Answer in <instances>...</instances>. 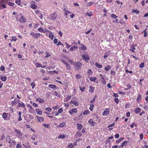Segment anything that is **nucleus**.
Wrapping results in <instances>:
<instances>
[{"label": "nucleus", "mask_w": 148, "mask_h": 148, "mask_svg": "<svg viewBox=\"0 0 148 148\" xmlns=\"http://www.w3.org/2000/svg\"><path fill=\"white\" fill-rule=\"evenodd\" d=\"M74 68L77 70H78L82 66V64L79 62H77L74 63Z\"/></svg>", "instance_id": "obj_1"}, {"label": "nucleus", "mask_w": 148, "mask_h": 148, "mask_svg": "<svg viewBox=\"0 0 148 148\" xmlns=\"http://www.w3.org/2000/svg\"><path fill=\"white\" fill-rule=\"evenodd\" d=\"M57 14L56 13H53L51 14L49 16V19L53 21L57 18Z\"/></svg>", "instance_id": "obj_2"}, {"label": "nucleus", "mask_w": 148, "mask_h": 148, "mask_svg": "<svg viewBox=\"0 0 148 148\" xmlns=\"http://www.w3.org/2000/svg\"><path fill=\"white\" fill-rule=\"evenodd\" d=\"M18 105L17 106V108L23 107L25 110V106L24 103L23 102H20V101L18 103Z\"/></svg>", "instance_id": "obj_3"}, {"label": "nucleus", "mask_w": 148, "mask_h": 148, "mask_svg": "<svg viewBox=\"0 0 148 148\" xmlns=\"http://www.w3.org/2000/svg\"><path fill=\"white\" fill-rule=\"evenodd\" d=\"M136 45L135 44L131 45L130 46V50L133 52H134L135 51V50L136 49L135 47H136Z\"/></svg>", "instance_id": "obj_4"}, {"label": "nucleus", "mask_w": 148, "mask_h": 148, "mask_svg": "<svg viewBox=\"0 0 148 148\" xmlns=\"http://www.w3.org/2000/svg\"><path fill=\"white\" fill-rule=\"evenodd\" d=\"M15 130L16 133L17 134L18 137L20 138L22 136V133L21 132V131L16 129H15Z\"/></svg>", "instance_id": "obj_5"}, {"label": "nucleus", "mask_w": 148, "mask_h": 148, "mask_svg": "<svg viewBox=\"0 0 148 148\" xmlns=\"http://www.w3.org/2000/svg\"><path fill=\"white\" fill-rule=\"evenodd\" d=\"M77 109L76 108H74L69 110V112L70 114H72L77 112Z\"/></svg>", "instance_id": "obj_6"}, {"label": "nucleus", "mask_w": 148, "mask_h": 148, "mask_svg": "<svg viewBox=\"0 0 148 148\" xmlns=\"http://www.w3.org/2000/svg\"><path fill=\"white\" fill-rule=\"evenodd\" d=\"M8 113L4 112L2 114V117L3 119H4L5 120H7V118L8 117Z\"/></svg>", "instance_id": "obj_7"}, {"label": "nucleus", "mask_w": 148, "mask_h": 148, "mask_svg": "<svg viewBox=\"0 0 148 148\" xmlns=\"http://www.w3.org/2000/svg\"><path fill=\"white\" fill-rule=\"evenodd\" d=\"M36 101H38L40 103H43L45 101L44 99H41L39 97L36 98Z\"/></svg>", "instance_id": "obj_8"}, {"label": "nucleus", "mask_w": 148, "mask_h": 148, "mask_svg": "<svg viewBox=\"0 0 148 148\" xmlns=\"http://www.w3.org/2000/svg\"><path fill=\"white\" fill-rule=\"evenodd\" d=\"M109 111L108 108H106V110L103 112L102 115H105L108 114H109Z\"/></svg>", "instance_id": "obj_9"}, {"label": "nucleus", "mask_w": 148, "mask_h": 148, "mask_svg": "<svg viewBox=\"0 0 148 148\" xmlns=\"http://www.w3.org/2000/svg\"><path fill=\"white\" fill-rule=\"evenodd\" d=\"M6 8V6L5 4L2 2H0V9L2 8Z\"/></svg>", "instance_id": "obj_10"}, {"label": "nucleus", "mask_w": 148, "mask_h": 148, "mask_svg": "<svg viewBox=\"0 0 148 148\" xmlns=\"http://www.w3.org/2000/svg\"><path fill=\"white\" fill-rule=\"evenodd\" d=\"M36 66L37 67H41L42 68H45L46 67V66H42V64L38 63H36Z\"/></svg>", "instance_id": "obj_11"}, {"label": "nucleus", "mask_w": 148, "mask_h": 148, "mask_svg": "<svg viewBox=\"0 0 148 148\" xmlns=\"http://www.w3.org/2000/svg\"><path fill=\"white\" fill-rule=\"evenodd\" d=\"M63 11L64 12V14L65 16H66L68 13H70L71 12L67 10H66L65 8H64Z\"/></svg>", "instance_id": "obj_12"}, {"label": "nucleus", "mask_w": 148, "mask_h": 148, "mask_svg": "<svg viewBox=\"0 0 148 148\" xmlns=\"http://www.w3.org/2000/svg\"><path fill=\"white\" fill-rule=\"evenodd\" d=\"M40 35V34L39 33L34 34H33V36L34 38H37Z\"/></svg>", "instance_id": "obj_13"}, {"label": "nucleus", "mask_w": 148, "mask_h": 148, "mask_svg": "<svg viewBox=\"0 0 148 148\" xmlns=\"http://www.w3.org/2000/svg\"><path fill=\"white\" fill-rule=\"evenodd\" d=\"M82 58L85 60L86 61V60H89V58L88 56L86 55H82Z\"/></svg>", "instance_id": "obj_14"}, {"label": "nucleus", "mask_w": 148, "mask_h": 148, "mask_svg": "<svg viewBox=\"0 0 148 148\" xmlns=\"http://www.w3.org/2000/svg\"><path fill=\"white\" fill-rule=\"evenodd\" d=\"M70 103H72L75 106H77L78 105V102L75 100H73L70 101Z\"/></svg>", "instance_id": "obj_15"}, {"label": "nucleus", "mask_w": 148, "mask_h": 148, "mask_svg": "<svg viewBox=\"0 0 148 148\" xmlns=\"http://www.w3.org/2000/svg\"><path fill=\"white\" fill-rule=\"evenodd\" d=\"M36 113L39 115H40L42 114V111L40 110L36 109Z\"/></svg>", "instance_id": "obj_16"}, {"label": "nucleus", "mask_w": 148, "mask_h": 148, "mask_svg": "<svg viewBox=\"0 0 148 148\" xmlns=\"http://www.w3.org/2000/svg\"><path fill=\"white\" fill-rule=\"evenodd\" d=\"M77 129L78 130H81L82 128V125L81 124H77Z\"/></svg>", "instance_id": "obj_17"}, {"label": "nucleus", "mask_w": 148, "mask_h": 148, "mask_svg": "<svg viewBox=\"0 0 148 148\" xmlns=\"http://www.w3.org/2000/svg\"><path fill=\"white\" fill-rule=\"evenodd\" d=\"M141 98V96L140 94H139L138 95V97H137L136 99L137 101L139 102L140 101Z\"/></svg>", "instance_id": "obj_18"}, {"label": "nucleus", "mask_w": 148, "mask_h": 148, "mask_svg": "<svg viewBox=\"0 0 148 148\" xmlns=\"http://www.w3.org/2000/svg\"><path fill=\"white\" fill-rule=\"evenodd\" d=\"M37 119L38 121L39 122H42L44 120V119L43 118L40 117H37Z\"/></svg>", "instance_id": "obj_19"}, {"label": "nucleus", "mask_w": 148, "mask_h": 148, "mask_svg": "<svg viewBox=\"0 0 148 148\" xmlns=\"http://www.w3.org/2000/svg\"><path fill=\"white\" fill-rule=\"evenodd\" d=\"M124 139L123 137H122L118 140H116V143L117 144L121 142Z\"/></svg>", "instance_id": "obj_20"}, {"label": "nucleus", "mask_w": 148, "mask_h": 148, "mask_svg": "<svg viewBox=\"0 0 148 148\" xmlns=\"http://www.w3.org/2000/svg\"><path fill=\"white\" fill-rule=\"evenodd\" d=\"M126 86L127 87V88H125L124 89L125 90H128L130 89L132 87L131 85L130 84H128Z\"/></svg>", "instance_id": "obj_21"}, {"label": "nucleus", "mask_w": 148, "mask_h": 148, "mask_svg": "<svg viewBox=\"0 0 148 148\" xmlns=\"http://www.w3.org/2000/svg\"><path fill=\"white\" fill-rule=\"evenodd\" d=\"M20 21L21 22H23L25 21V18L23 16H21L20 19Z\"/></svg>", "instance_id": "obj_22"}, {"label": "nucleus", "mask_w": 148, "mask_h": 148, "mask_svg": "<svg viewBox=\"0 0 148 148\" xmlns=\"http://www.w3.org/2000/svg\"><path fill=\"white\" fill-rule=\"evenodd\" d=\"M48 86L52 89H54L56 87V85L53 84H49Z\"/></svg>", "instance_id": "obj_23"}, {"label": "nucleus", "mask_w": 148, "mask_h": 148, "mask_svg": "<svg viewBox=\"0 0 148 148\" xmlns=\"http://www.w3.org/2000/svg\"><path fill=\"white\" fill-rule=\"evenodd\" d=\"M49 32L50 33L49 34V38L51 39H53V35L51 32L49 31Z\"/></svg>", "instance_id": "obj_24"}, {"label": "nucleus", "mask_w": 148, "mask_h": 148, "mask_svg": "<svg viewBox=\"0 0 148 148\" xmlns=\"http://www.w3.org/2000/svg\"><path fill=\"white\" fill-rule=\"evenodd\" d=\"M141 109L139 108H136L135 109V112L136 113H138L140 112Z\"/></svg>", "instance_id": "obj_25"}, {"label": "nucleus", "mask_w": 148, "mask_h": 148, "mask_svg": "<svg viewBox=\"0 0 148 148\" xmlns=\"http://www.w3.org/2000/svg\"><path fill=\"white\" fill-rule=\"evenodd\" d=\"M81 45H82V46L79 47V49H81L83 50H85L86 49V47L84 45L82 44Z\"/></svg>", "instance_id": "obj_26"}, {"label": "nucleus", "mask_w": 148, "mask_h": 148, "mask_svg": "<svg viewBox=\"0 0 148 148\" xmlns=\"http://www.w3.org/2000/svg\"><path fill=\"white\" fill-rule=\"evenodd\" d=\"M65 125L66 123L64 122H63L62 123H60L59 125V127H63L65 126Z\"/></svg>", "instance_id": "obj_27"}, {"label": "nucleus", "mask_w": 148, "mask_h": 148, "mask_svg": "<svg viewBox=\"0 0 148 148\" xmlns=\"http://www.w3.org/2000/svg\"><path fill=\"white\" fill-rule=\"evenodd\" d=\"M111 68V66L110 65H108V66H106L105 68V71H107L109 70Z\"/></svg>", "instance_id": "obj_28"}, {"label": "nucleus", "mask_w": 148, "mask_h": 148, "mask_svg": "<svg viewBox=\"0 0 148 148\" xmlns=\"http://www.w3.org/2000/svg\"><path fill=\"white\" fill-rule=\"evenodd\" d=\"M95 65L98 68H101L102 67V65L97 62H96L95 63Z\"/></svg>", "instance_id": "obj_29"}, {"label": "nucleus", "mask_w": 148, "mask_h": 148, "mask_svg": "<svg viewBox=\"0 0 148 148\" xmlns=\"http://www.w3.org/2000/svg\"><path fill=\"white\" fill-rule=\"evenodd\" d=\"M6 142L8 143H9L10 140L12 139L9 136H7L6 137Z\"/></svg>", "instance_id": "obj_30"}, {"label": "nucleus", "mask_w": 148, "mask_h": 148, "mask_svg": "<svg viewBox=\"0 0 148 148\" xmlns=\"http://www.w3.org/2000/svg\"><path fill=\"white\" fill-rule=\"evenodd\" d=\"M89 91L90 92H93L94 91V87H92L91 86H90L89 87Z\"/></svg>", "instance_id": "obj_31"}, {"label": "nucleus", "mask_w": 148, "mask_h": 148, "mask_svg": "<svg viewBox=\"0 0 148 148\" xmlns=\"http://www.w3.org/2000/svg\"><path fill=\"white\" fill-rule=\"evenodd\" d=\"M85 15L86 16H88L89 17L91 16L92 15V12H87L85 14Z\"/></svg>", "instance_id": "obj_32"}, {"label": "nucleus", "mask_w": 148, "mask_h": 148, "mask_svg": "<svg viewBox=\"0 0 148 148\" xmlns=\"http://www.w3.org/2000/svg\"><path fill=\"white\" fill-rule=\"evenodd\" d=\"M95 3L94 2H90L89 3H88L87 4V5L88 6H90L92 5H93Z\"/></svg>", "instance_id": "obj_33"}, {"label": "nucleus", "mask_w": 148, "mask_h": 148, "mask_svg": "<svg viewBox=\"0 0 148 148\" xmlns=\"http://www.w3.org/2000/svg\"><path fill=\"white\" fill-rule=\"evenodd\" d=\"M15 2L18 5H20L21 3L20 0H16L15 1Z\"/></svg>", "instance_id": "obj_34"}, {"label": "nucleus", "mask_w": 148, "mask_h": 148, "mask_svg": "<svg viewBox=\"0 0 148 148\" xmlns=\"http://www.w3.org/2000/svg\"><path fill=\"white\" fill-rule=\"evenodd\" d=\"M1 80L3 81H5L7 79L6 77L5 76H1Z\"/></svg>", "instance_id": "obj_35"}, {"label": "nucleus", "mask_w": 148, "mask_h": 148, "mask_svg": "<svg viewBox=\"0 0 148 148\" xmlns=\"http://www.w3.org/2000/svg\"><path fill=\"white\" fill-rule=\"evenodd\" d=\"M66 67L67 69L68 70H70L71 69V68L70 65L68 63L66 65Z\"/></svg>", "instance_id": "obj_36"}, {"label": "nucleus", "mask_w": 148, "mask_h": 148, "mask_svg": "<svg viewBox=\"0 0 148 148\" xmlns=\"http://www.w3.org/2000/svg\"><path fill=\"white\" fill-rule=\"evenodd\" d=\"M127 141H125L122 143L121 144V146L124 147V146H126L127 145Z\"/></svg>", "instance_id": "obj_37"}, {"label": "nucleus", "mask_w": 148, "mask_h": 148, "mask_svg": "<svg viewBox=\"0 0 148 148\" xmlns=\"http://www.w3.org/2000/svg\"><path fill=\"white\" fill-rule=\"evenodd\" d=\"M68 147L69 148H73L74 145L72 143L68 145Z\"/></svg>", "instance_id": "obj_38"}, {"label": "nucleus", "mask_w": 148, "mask_h": 148, "mask_svg": "<svg viewBox=\"0 0 148 148\" xmlns=\"http://www.w3.org/2000/svg\"><path fill=\"white\" fill-rule=\"evenodd\" d=\"M17 40V38L15 36H13L12 37V39L10 41L12 42L13 41H16Z\"/></svg>", "instance_id": "obj_39"}, {"label": "nucleus", "mask_w": 148, "mask_h": 148, "mask_svg": "<svg viewBox=\"0 0 148 148\" xmlns=\"http://www.w3.org/2000/svg\"><path fill=\"white\" fill-rule=\"evenodd\" d=\"M111 16L112 18L114 19H115L117 18V16L114 14H111Z\"/></svg>", "instance_id": "obj_40"}, {"label": "nucleus", "mask_w": 148, "mask_h": 148, "mask_svg": "<svg viewBox=\"0 0 148 148\" xmlns=\"http://www.w3.org/2000/svg\"><path fill=\"white\" fill-rule=\"evenodd\" d=\"M11 104H12V106H16V105H17V103L16 102L14 101H12Z\"/></svg>", "instance_id": "obj_41"}, {"label": "nucleus", "mask_w": 148, "mask_h": 148, "mask_svg": "<svg viewBox=\"0 0 148 148\" xmlns=\"http://www.w3.org/2000/svg\"><path fill=\"white\" fill-rule=\"evenodd\" d=\"M91 119H90L88 121V122L92 126H94L95 125V123L93 121H91Z\"/></svg>", "instance_id": "obj_42"}, {"label": "nucleus", "mask_w": 148, "mask_h": 148, "mask_svg": "<svg viewBox=\"0 0 148 148\" xmlns=\"http://www.w3.org/2000/svg\"><path fill=\"white\" fill-rule=\"evenodd\" d=\"M96 79V77H92L90 78V80L91 81H95Z\"/></svg>", "instance_id": "obj_43"}, {"label": "nucleus", "mask_w": 148, "mask_h": 148, "mask_svg": "<svg viewBox=\"0 0 148 148\" xmlns=\"http://www.w3.org/2000/svg\"><path fill=\"white\" fill-rule=\"evenodd\" d=\"M89 111L88 110H85L83 113V114L84 115H87L89 114Z\"/></svg>", "instance_id": "obj_44"}, {"label": "nucleus", "mask_w": 148, "mask_h": 148, "mask_svg": "<svg viewBox=\"0 0 148 148\" xmlns=\"http://www.w3.org/2000/svg\"><path fill=\"white\" fill-rule=\"evenodd\" d=\"M31 7L34 9H36L37 8V6L35 4H32L31 5Z\"/></svg>", "instance_id": "obj_45"}, {"label": "nucleus", "mask_w": 148, "mask_h": 148, "mask_svg": "<svg viewBox=\"0 0 148 148\" xmlns=\"http://www.w3.org/2000/svg\"><path fill=\"white\" fill-rule=\"evenodd\" d=\"M53 92H54V94H53L54 95L56 96H57L58 97H60V95H58V93L56 91H55Z\"/></svg>", "instance_id": "obj_46"}, {"label": "nucleus", "mask_w": 148, "mask_h": 148, "mask_svg": "<svg viewBox=\"0 0 148 148\" xmlns=\"http://www.w3.org/2000/svg\"><path fill=\"white\" fill-rule=\"evenodd\" d=\"M65 137V136L64 135H60L58 137V138H64Z\"/></svg>", "instance_id": "obj_47"}, {"label": "nucleus", "mask_w": 148, "mask_h": 148, "mask_svg": "<svg viewBox=\"0 0 148 148\" xmlns=\"http://www.w3.org/2000/svg\"><path fill=\"white\" fill-rule=\"evenodd\" d=\"M76 134L79 136V137H80L82 135V134L80 132V131H79V132H78L77 134Z\"/></svg>", "instance_id": "obj_48"}, {"label": "nucleus", "mask_w": 148, "mask_h": 148, "mask_svg": "<svg viewBox=\"0 0 148 148\" xmlns=\"http://www.w3.org/2000/svg\"><path fill=\"white\" fill-rule=\"evenodd\" d=\"M92 74V72L91 70H88V71L87 74L88 75H91Z\"/></svg>", "instance_id": "obj_49"}, {"label": "nucleus", "mask_w": 148, "mask_h": 148, "mask_svg": "<svg viewBox=\"0 0 148 148\" xmlns=\"http://www.w3.org/2000/svg\"><path fill=\"white\" fill-rule=\"evenodd\" d=\"M77 48V47L76 46H73L71 47L70 50L71 51H73L74 49H76Z\"/></svg>", "instance_id": "obj_50"}, {"label": "nucleus", "mask_w": 148, "mask_h": 148, "mask_svg": "<svg viewBox=\"0 0 148 148\" xmlns=\"http://www.w3.org/2000/svg\"><path fill=\"white\" fill-rule=\"evenodd\" d=\"M5 68L4 66H1L0 69L1 71H3L5 70Z\"/></svg>", "instance_id": "obj_51"}, {"label": "nucleus", "mask_w": 148, "mask_h": 148, "mask_svg": "<svg viewBox=\"0 0 148 148\" xmlns=\"http://www.w3.org/2000/svg\"><path fill=\"white\" fill-rule=\"evenodd\" d=\"M80 90H81L82 92H83L84 91V90L85 89V87H83L82 88L81 87H79Z\"/></svg>", "instance_id": "obj_52"}, {"label": "nucleus", "mask_w": 148, "mask_h": 148, "mask_svg": "<svg viewBox=\"0 0 148 148\" xmlns=\"http://www.w3.org/2000/svg\"><path fill=\"white\" fill-rule=\"evenodd\" d=\"M63 111V108H60L58 110V112L59 113H61Z\"/></svg>", "instance_id": "obj_53"}, {"label": "nucleus", "mask_w": 148, "mask_h": 148, "mask_svg": "<svg viewBox=\"0 0 148 148\" xmlns=\"http://www.w3.org/2000/svg\"><path fill=\"white\" fill-rule=\"evenodd\" d=\"M9 143H13V144H16V142L14 140H13L12 139H11L10 141V142H9Z\"/></svg>", "instance_id": "obj_54"}, {"label": "nucleus", "mask_w": 148, "mask_h": 148, "mask_svg": "<svg viewBox=\"0 0 148 148\" xmlns=\"http://www.w3.org/2000/svg\"><path fill=\"white\" fill-rule=\"evenodd\" d=\"M45 110H47L48 111L50 112L52 110V109L49 108H47L45 109Z\"/></svg>", "instance_id": "obj_55"}, {"label": "nucleus", "mask_w": 148, "mask_h": 148, "mask_svg": "<svg viewBox=\"0 0 148 148\" xmlns=\"http://www.w3.org/2000/svg\"><path fill=\"white\" fill-rule=\"evenodd\" d=\"M31 86H32V88L34 89V87L35 86V85L34 82H32L31 83Z\"/></svg>", "instance_id": "obj_56"}, {"label": "nucleus", "mask_w": 148, "mask_h": 148, "mask_svg": "<svg viewBox=\"0 0 148 148\" xmlns=\"http://www.w3.org/2000/svg\"><path fill=\"white\" fill-rule=\"evenodd\" d=\"M94 106V105H93L91 104L90 105V107L89 108V109L90 111H92L93 110V108Z\"/></svg>", "instance_id": "obj_57"}, {"label": "nucleus", "mask_w": 148, "mask_h": 148, "mask_svg": "<svg viewBox=\"0 0 148 148\" xmlns=\"http://www.w3.org/2000/svg\"><path fill=\"white\" fill-rule=\"evenodd\" d=\"M53 43L54 44H56L58 42V40L56 38H54V40H53Z\"/></svg>", "instance_id": "obj_58"}, {"label": "nucleus", "mask_w": 148, "mask_h": 148, "mask_svg": "<svg viewBox=\"0 0 148 148\" xmlns=\"http://www.w3.org/2000/svg\"><path fill=\"white\" fill-rule=\"evenodd\" d=\"M81 75L80 74H77L76 75L75 77L77 79H79L81 78Z\"/></svg>", "instance_id": "obj_59"}, {"label": "nucleus", "mask_w": 148, "mask_h": 148, "mask_svg": "<svg viewBox=\"0 0 148 148\" xmlns=\"http://www.w3.org/2000/svg\"><path fill=\"white\" fill-rule=\"evenodd\" d=\"M144 63H141L139 65V67L140 68H143L144 66Z\"/></svg>", "instance_id": "obj_60"}, {"label": "nucleus", "mask_w": 148, "mask_h": 148, "mask_svg": "<svg viewBox=\"0 0 148 148\" xmlns=\"http://www.w3.org/2000/svg\"><path fill=\"white\" fill-rule=\"evenodd\" d=\"M38 31L42 32L43 29L41 27H40L38 29Z\"/></svg>", "instance_id": "obj_61"}, {"label": "nucleus", "mask_w": 148, "mask_h": 148, "mask_svg": "<svg viewBox=\"0 0 148 148\" xmlns=\"http://www.w3.org/2000/svg\"><path fill=\"white\" fill-rule=\"evenodd\" d=\"M14 101H15L16 102H18V103L20 101L19 100V99H18L17 98H16L14 99Z\"/></svg>", "instance_id": "obj_62"}, {"label": "nucleus", "mask_w": 148, "mask_h": 148, "mask_svg": "<svg viewBox=\"0 0 148 148\" xmlns=\"http://www.w3.org/2000/svg\"><path fill=\"white\" fill-rule=\"evenodd\" d=\"M71 98V97L70 96H68L66 98V101H68Z\"/></svg>", "instance_id": "obj_63"}, {"label": "nucleus", "mask_w": 148, "mask_h": 148, "mask_svg": "<svg viewBox=\"0 0 148 148\" xmlns=\"http://www.w3.org/2000/svg\"><path fill=\"white\" fill-rule=\"evenodd\" d=\"M115 102L117 103H119V99L118 98H114V100Z\"/></svg>", "instance_id": "obj_64"}]
</instances>
